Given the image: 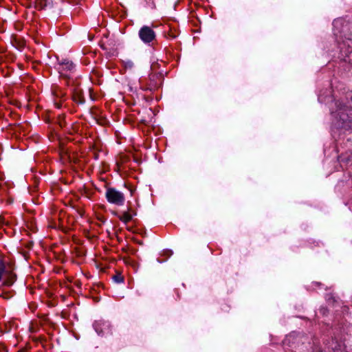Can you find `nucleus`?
I'll return each instance as SVG.
<instances>
[{"label":"nucleus","mask_w":352,"mask_h":352,"mask_svg":"<svg viewBox=\"0 0 352 352\" xmlns=\"http://www.w3.org/2000/svg\"><path fill=\"white\" fill-rule=\"evenodd\" d=\"M145 1H146L147 3H151L154 7H155V3H154L153 0H145Z\"/></svg>","instance_id":"nucleus-9"},{"label":"nucleus","mask_w":352,"mask_h":352,"mask_svg":"<svg viewBox=\"0 0 352 352\" xmlns=\"http://www.w3.org/2000/svg\"><path fill=\"white\" fill-rule=\"evenodd\" d=\"M73 100L78 104H82L85 102L82 90L80 88H76L73 91Z\"/></svg>","instance_id":"nucleus-6"},{"label":"nucleus","mask_w":352,"mask_h":352,"mask_svg":"<svg viewBox=\"0 0 352 352\" xmlns=\"http://www.w3.org/2000/svg\"><path fill=\"white\" fill-rule=\"evenodd\" d=\"M113 280L117 283H120L124 281V277L121 274L117 273L113 276Z\"/></svg>","instance_id":"nucleus-8"},{"label":"nucleus","mask_w":352,"mask_h":352,"mask_svg":"<svg viewBox=\"0 0 352 352\" xmlns=\"http://www.w3.org/2000/svg\"><path fill=\"white\" fill-rule=\"evenodd\" d=\"M96 331H97V332H98L99 333H101V332H99V331H98V327H96Z\"/></svg>","instance_id":"nucleus-10"},{"label":"nucleus","mask_w":352,"mask_h":352,"mask_svg":"<svg viewBox=\"0 0 352 352\" xmlns=\"http://www.w3.org/2000/svg\"><path fill=\"white\" fill-rule=\"evenodd\" d=\"M3 273L5 275L3 285L6 286L12 285L15 281L16 275L10 270H6L3 262L0 259V280H1Z\"/></svg>","instance_id":"nucleus-2"},{"label":"nucleus","mask_w":352,"mask_h":352,"mask_svg":"<svg viewBox=\"0 0 352 352\" xmlns=\"http://www.w3.org/2000/svg\"><path fill=\"white\" fill-rule=\"evenodd\" d=\"M105 197L110 204L122 206L125 201L124 193L114 188H109L106 190Z\"/></svg>","instance_id":"nucleus-1"},{"label":"nucleus","mask_w":352,"mask_h":352,"mask_svg":"<svg viewBox=\"0 0 352 352\" xmlns=\"http://www.w3.org/2000/svg\"><path fill=\"white\" fill-rule=\"evenodd\" d=\"M74 68V65L72 61L68 60H64L63 62L59 63L58 68V72L61 75L67 76V74H64L65 72L72 71Z\"/></svg>","instance_id":"nucleus-5"},{"label":"nucleus","mask_w":352,"mask_h":352,"mask_svg":"<svg viewBox=\"0 0 352 352\" xmlns=\"http://www.w3.org/2000/svg\"><path fill=\"white\" fill-rule=\"evenodd\" d=\"M139 36L143 42L150 43L154 40L155 34L150 27L143 26L139 31Z\"/></svg>","instance_id":"nucleus-3"},{"label":"nucleus","mask_w":352,"mask_h":352,"mask_svg":"<svg viewBox=\"0 0 352 352\" xmlns=\"http://www.w3.org/2000/svg\"><path fill=\"white\" fill-rule=\"evenodd\" d=\"M54 96V104L57 108H60L62 105V101L65 100V93L60 88L55 87L53 90Z\"/></svg>","instance_id":"nucleus-4"},{"label":"nucleus","mask_w":352,"mask_h":352,"mask_svg":"<svg viewBox=\"0 0 352 352\" xmlns=\"http://www.w3.org/2000/svg\"><path fill=\"white\" fill-rule=\"evenodd\" d=\"M119 219L125 223H127L132 219V216L128 213L124 212L122 216L119 217Z\"/></svg>","instance_id":"nucleus-7"}]
</instances>
